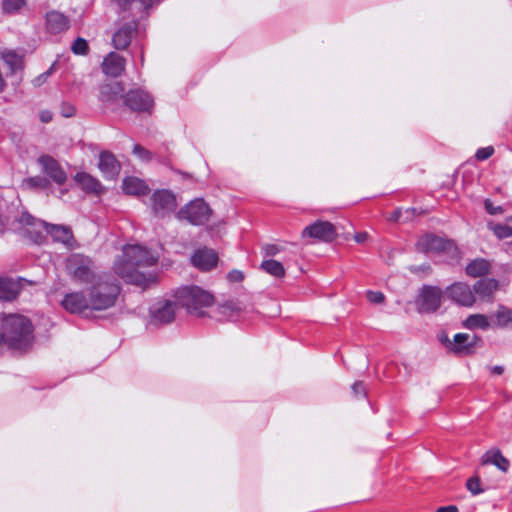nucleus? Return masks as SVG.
I'll list each match as a JSON object with an SVG mask.
<instances>
[{"label":"nucleus","mask_w":512,"mask_h":512,"mask_svg":"<svg viewBox=\"0 0 512 512\" xmlns=\"http://www.w3.org/2000/svg\"><path fill=\"white\" fill-rule=\"evenodd\" d=\"M98 167L103 177L109 180L115 179L121 170L119 161L112 153L108 151L102 152L99 155Z\"/></svg>","instance_id":"obj_20"},{"label":"nucleus","mask_w":512,"mask_h":512,"mask_svg":"<svg viewBox=\"0 0 512 512\" xmlns=\"http://www.w3.org/2000/svg\"><path fill=\"white\" fill-rule=\"evenodd\" d=\"M492 327L505 328L509 324H512V309L505 306L499 305L496 312L491 316Z\"/></svg>","instance_id":"obj_29"},{"label":"nucleus","mask_w":512,"mask_h":512,"mask_svg":"<svg viewBox=\"0 0 512 512\" xmlns=\"http://www.w3.org/2000/svg\"><path fill=\"white\" fill-rule=\"evenodd\" d=\"M481 463L482 465H494L504 473L507 472L510 467L509 460L505 458L497 448H492L486 451L481 458Z\"/></svg>","instance_id":"obj_26"},{"label":"nucleus","mask_w":512,"mask_h":512,"mask_svg":"<svg viewBox=\"0 0 512 512\" xmlns=\"http://www.w3.org/2000/svg\"><path fill=\"white\" fill-rule=\"evenodd\" d=\"M2 59L10 69L11 73H16L23 69V57L15 51L9 50L1 53Z\"/></svg>","instance_id":"obj_33"},{"label":"nucleus","mask_w":512,"mask_h":512,"mask_svg":"<svg viewBox=\"0 0 512 512\" xmlns=\"http://www.w3.org/2000/svg\"><path fill=\"white\" fill-rule=\"evenodd\" d=\"M429 269H430L429 265H421V266H412L410 268V271L414 272V273H417V272H420V271H427Z\"/></svg>","instance_id":"obj_53"},{"label":"nucleus","mask_w":512,"mask_h":512,"mask_svg":"<svg viewBox=\"0 0 512 512\" xmlns=\"http://www.w3.org/2000/svg\"><path fill=\"white\" fill-rule=\"evenodd\" d=\"M71 50L76 55H87L89 51L88 42L81 37H78L72 44Z\"/></svg>","instance_id":"obj_39"},{"label":"nucleus","mask_w":512,"mask_h":512,"mask_svg":"<svg viewBox=\"0 0 512 512\" xmlns=\"http://www.w3.org/2000/svg\"><path fill=\"white\" fill-rule=\"evenodd\" d=\"M481 343V338L477 335L467 333H457L453 342H448V348L454 353L468 355L473 353L474 348Z\"/></svg>","instance_id":"obj_16"},{"label":"nucleus","mask_w":512,"mask_h":512,"mask_svg":"<svg viewBox=\"0 0 512 512\" xmlns=\"http://www.w3.org/2000/svg\"><path fill=\"white\" fill-rule=\"evenodd\" d=\"M40 120L43 123H48L52 120V113L49 110L42 111L40 113Z\"/></svg>","instance_id":"obj_50"},{"label":"nucleus","mask_w":512,"mask_h":512,"mask_svg":"<svg viewBox=\"0 0 512 512\" xmlns=\"http://www.w3.org/2000/svg\"><path fill=\"white\" fill-rule=\"evenodd\" d=\"M126 60L116 52H110L103 60L102 70L111 77L120 76L125 70Z\"/></svg>","instance_id":"obj_23"},{"label":"nucleus","mask_w":512,"mask_h":512,"mask_svg":"<svg viewBox=\"0 0 512 512\" xmlns=\"http://www.w3.org/2000/svg\"><path fill=\"white\" fill-rule=\"evenodd\" d=\"M467 489L473 494L478 495L483 492L480 488V481L477 477L470 478L466 483Z\"/></svg>","instance_id":"obj_41"},{"label":"nucleus","mask_w":512,"mask_h":512,"mask_svg":"<svg viewBox=\"0 0 512 512\" xmlns=\"http://www.w3.org/2000/svg\"><path fill=\"white\" fill-rule=\"evenodd\" d=\"M442 290L434 286H424L418 300V310L421 313H432L441 305Z\"/></svg>","instance_id":"obj_14"},{"label":"nucleus","mask_w":512,"mask_h":512,"mask_svg":"<svg viewBox=\"0 0 512 512\" xmlns=\"http://www.w3.org/2000/svg\"><path fill=\"white\" fill-rule=\"evenodd\" d=\"M74 180L81 188L87 192L100 193L103 189L101 183L85 172H79L74 176Z\"/></svg>","instance_id":"obj_28"},{"label":"nucleus","mask_w":512,"mask_h":512,"mask_svg":"<svg viewBox=\"0 0 512 512\" xmlns=\"http://www.w3.org/2000/svg\"><path fill=\"white\" fill-rule=\"evenodd\" d=\"M212 210L203 199H195L177 212V218L187 220L192 225H203L209 221Z\"/></svg>","instance_id":"obj_9"},{"label":"nucleus","mask_w":512,"mask_h":512,"mask_svg":"<svg viewBox=\"0 0 512 512\" xmlns=\"http://www.w3.org/2000/svg\"><path fill=\"white\" fill-rule=\"evenodd\" d=\"M367 237H368V234H367V233H365V232H362V233H357V234L355 235L354 239H355V241H356L357 243H363V242H365V240L367 239Z\"/></svg>","instance_id":"obj_52"},{"label":"nucleus","mask_w":512,"mask_h":512,"mask_svg":"<svg viewBox=\"0 0 512 512\" xmlns=\"http://www.w3.org/2000/svg\"><path fill=\"white\" fill-rule=\"evenodd\" d=\"M137 23L135 21L127 23L119 28L113 35V46L118 50L126 49L131 40L134 32L136 31Z\"/></svg>","instance_id":"obj_25"},{"label":"nucleus","mask_w":512,"mask_h":512,"mask_svg":"<svg viewBox=\"0 0 512 512\" xmlns=\"http://www.w3.org/2000/svg\"><path fill=\"white\" fill-rule=\"evenodd\" d=\"M491 372L496 375H501L504 372V368L502 366L496 365L492 367Z\"/></svg>","instance_id":"obj_54"},{"label":"nucleus","mask_w":512,"mask_h":512,"mask_svg":"<svg viewBox=\"0 0 512 512\" xmlns=\"http://www.w3.org/2000/svg\"><path fill=\"white\" fill-rule=\"evenodd\" d=\"M494 153V148L492 146H487L483 148H479L476 151L475 157L479 161H484L488 158H490Z\"/></svg>","instance_id":"obj_40"},{"label":"nucleus","mask_w":512,"mask_h":512,"mask_svg":"<svg viewBox=\"0 0 512 512\" xmlns=\"http://www.w3.org/2000/svg\"><path fill=\"white\" fill-rule=\"evenodd\" d=\"M122 189L125 194L133 196L146 195L149 192L148 185L137 177H126L122 182Z\"/></svg>","instance_id":"obj_27"},{"label":"nucleus","mask_w":512,"mask_h":512,"mask_svg":"<svg viewBox=\"0 0 512 512\" xmlns=\"http://www.w3.org/2000/svg\"><path fill=\"white\" fill-rule=\"evenodd\" d=\"M4 344V336L0 333V346Z\"/></svg>","instance_id":"obj_56"},{"label":"nucleus","mask_w":512,"mask_h":512,"mask_svg":"<svg viewBox=\"0 0 512 512\" xmlns=\"http://www.w3.org/2000/svg\"><path fill=\"white\" fill-rule=\"evenodd\" d=\"M154 100L152 96L142 89H133L124 96V105L135 112H150Z\"/></svg>","instance_id":"obj_12"},{"label":"nucleus","mask_w":512,"mask_h":512,"mask_svg":"<svg viewBox=\"0 0 512 512\" xmlns=\"http://www.w3.org/2000/svg\"><path fill=\"white\" fill-rule=\"evenodd\" d=\"M498 287L499 283L496 279L483 278L473 285V293L475 297L477 296L480 300L491 302Z\"/></svg>","instance_id":"obj_21"},{"label":"nucleus","mask_w":512,"mask_h":512,"mask_svg":"<svg viewBox=\"0 0 512 512\" xmlns=\"http://www.w3.org/2000/svg\"><path fill=\"white\" fill-rule=\"evenodd\" d=\"M52 69H53V66L47 70L46 72L40 74L39 76H37L34 80H33V84L34 86H41L42 84H44L47 80V78L50 76L51 72H52Z\"/></svg>","instance_id":"obj_46"},{"label":"nucleus","mask_w":512,"mask_h":512,"mask_svg":"<svg viewBox=\"0 0 512 512\" xmlns=\"http://www.w3.org/2000/svg\"><path fill=\"white\" fill-rule=\"evenodd\" d=\"M124 87L119 82L104 84L100 87L99 100L107 106H115L124 101Z\"/></svg>","instance_id":"obj_19"},{"label":"nucleus","mask_w":512,"mask_h":512,"mask_svg":"<svg viewBox=\"0 0 512 512\" xmlns=\"http://www.w3.org/2000/svg\"><path fill=\"white\" fill-rule=\"evenodd\" d=\"M239 312V306L236 303L230 301L217 307V309L215 310V317L219 321L235 320L238 317Z\"/></svg>","instance_id":"obj_30"},{"label":"nucleus","mask_w":512,"mask_h":512,"mask_svg":"<svg viewBox=\"0 0 512 512\" xmlns=\"http://www.w3.org/2000/svg\"><path fill=\"white\" fill-rule=\"evenodd\" d=\"M18 222L23 227V234L36 244L44 242L46 233L52 237L54 242L63 244L67 249H74L78 246L69 226L47 223L28 212H23Z\"/></svg>","instance_id":"obj_2"},{"label":"nucleus","mask_w":512,"mask_h":512,"mask_svg":"<svg viewBox=\"0 0 512 512\" xmlns=\"http://www.w3.org/2000/svg\"><path fill=\"white\" fill-rule=\"evenodd\" d=\"M484 207L490 215H498L503 213V208L501 206H495L490 199H486L484 201Z\"/></svg>","instance_id":"obj_43"},{"label":"nucleus","mask_w":512,"mask_h":512,"mask_svg":"<svg viewBox=\"0 0 512 512\" xmlns=\"http://www.w3.org/2000/svg\"><path fill=\"white\" fill-rule=\"evenodd\" d=\"M191 261L195 267L202 271H209L214 268L218 262L217 254L211 249H200L196 251Z\"/></svg>","instance_id":"obj_24"},{"label":"nucleus","mask_w":512,"mask_h":512,"mask_svg":"<svg viewBox=\"0 0 512 512\" xmlns=\"http://www.w3.org/2000/svg\"><path fill=\"white\" fill-rule=\"evenodd\" d=\"M490 263L482 258L472 260L466 266V273L471 277H481L487 275L490 271Z\"/></svg>","instance_id":"obj_31"},{"label":"nucleus","mask_w":512,"mask_h":512,"mask_svg":"<svg viewBox=\"0 0 512 512\" xmlns=\"http://www.w3.org/2000/svg\"><path fill=\"white\" fill-rule=\"evenodd\" d=\"M175 299L179 306L196 316H203V309L210 307L214 302V296L198 286L179 288L175 292Z\"/></svg>","instance_id":"obj_5"},{"label":"nucleus","mask_w":512,"mask_h":512,"mask_svg":"<svg viewBox=\"0 0 512 512\" xmlns=\"http://www.w3.org/2000/svg\"><path fill=\"white\" fill-rule=\"evenodd\" d=\"M25 4V0H3L2 8L5 13L14 14L23 8Z\"/></svg>","instance_id":"obj_38"},{"label":"nucleus","mask_w":512,"mask_h":512,"mask_svg":"<svg viewBox=\"0 0 512 512\" xmlns=\"http://www.w3.org/2000/svg\"><path fill=\"white\" fill-rule=\"evenodd\" d=\"M61 304L70 313H82L85 310H90L88 292L86 294L82 291L67 293Z\"/></svg>","instance_id":"obj_18"},{"label":"nucleus","mask_w":512,"mask_h":512,"mask_svg":"<svg viewBox=\"0 0 512 512\" xmlns=\"http://www.w3.org/2000/svg\"><path fill=\"white\" fill-rule=\"evenodd\" d=\"M25 283L31 284L32 282L22 277H18L17 279L8 277L0 278V300H15Z\"/></svg>","instance_id":"obj_17"},{"label":"nucleus","mask_w":512,"mask_h":512,"mask_svg":"<svg viewBox=\"0 0 512 512\" xmlns=\"http://www.w3.org/2000/svg\"><path fill=\"white\" fill-rule=\"evenodd\" d=\"M158 261V255L140 245H126L122 254L114 262L113 270L127 283L145 286L150 278L139 271L141 267H149Z\"/></svg>","instance_id":"obj_1"},{"label":"nucleus","mask_w":512,"mask_h":512,"mask_svg":"<svg viewBox=\"0 0 512 512\" xmlns=\"http://www.w3.org/2000/svg\"><path fill=\"white\" fill-rule=\"evenodd\" d=\"M65 270L70 279L79 284H88L100 275L93 259L82 253L70 254L65 261Z\"/></svg>","instance_id":"obj_6"},{"label":"nucleus","mask_w":512,"mask_h":512,"mask_svg":"<svg viewBox=\"0 0 512 512\" xmlns=\"http://www.w3.org/2000/svg\"><path fill=\"white\" fill-rule=\"evenodd\" d=\"M263 249L265 256H274L281 251L280 247L274 244H267Z\"/></svg>","instance_id":"obj_47"},{"label":"nucleus","mask_w":512,"mask_h":512,"mask_svg":"<svg viewBox=\"0 0 512 512\" xmlns=\"http://www.w3.org/2000/svg\"><path fill=\"white\" fill-rule=\"evenodd\" d=\"M336 235V229L332 223L320 220L305 227L301 233L303 238L309 237L322 242H331Z\"/></svg>","instance_id":"obj_13"},{"label":"nucleus","mask_w":512,"mask_h":512,"mask_svg":"<svg viewBox=\"0 0 512 512\" xmlns=\"http://www.w3.org/2000/svg\"><path fill=\"white\" fill-rule=\"evenodd\" d=\"M228 279L231 281V282H240L243 280L244 278V275L241 271L239 270H233L231 272L228 273Z\"/></svg>","instance_id":"obj_49"},{"label":"nucleus","mask_w":512,"mask_h":512,"mask_svg":"<svg viewBox=\"0 0 512 512\" xmlns=\"http://www.w3.org/2000/svg\"><path fill=\"white\" fill-rule=\"evenodd\" d=\"M46 29L51 34H59L66 31L70 26V21L63 13L52 10L45 16Z\"/></svg>","instance_id":"obj_22"},{"label":"nucleus","mask_w":512,"mask_h":512,"mask_svg":"<svg viewBox=\"0 0 512 512\" xmlns=\"http://www.w3.org/2000/svg\"><path fill=\"white\" fill-rule=\"evenodd\" d=\"M4 344L12 350L26 351L34 341L31 321L22 315H8L3 320Z\"/></svg>","instance_id":"obj_3"},{"label":"nucleus","mask_w":512,"mask_h":512,"mask_svg":"<svg viewBox=\"0 0 512 512\" xmlns=\"http://www.w3.org/2000/svg\"><path fill=\"white\" fill-rule=\"evenodd\" d=\"M37 164L45 177L61 186L67 182L68 175L62 165L54 157L48 154H43L37 158Z\"/></svg>","instance_id":"obj_10"},{"label":"nucleus","mask_w":512,"mask_h":512,"mask_svg":"<svg viewBox=\"0 0 512 512\" xmlns=\"http://www.w3.org/2000/svg\"><path fill=\"white\" fill-rule=\"evenodd\" d=\"M89 284L87 292L90 310L103 311L115 305L121 291L116 279L109 274L101 273Z\"/></svg>","instance_id":"obj_4"},{"label":"nucleus","mask_w":512,"mask_h":512,"mask_svg":"<svg viewBox=\"0 0 512 512\" xmlns=\"http://www.w3.org/2000/svg\"><path fill=\"white\" fill-rule=\"evenodd\" d=\"M177 206V197L169 189H157L150 197V208L155 217L165 218L174 212Z\"/></svg>","instance_id":"obj_8"},{"label":"nucleus","mask_w":512,"mask_h":512,"mask_svg":"<svg viewBox=\"0 0 512 512\" xmlns=\"http://www.w3.org/2000/svg\"><path fill=\"white\" fill-rule=\"evenodd\" d=\"M464 326L470 330L477 328L487 330L492 327V323L489 317L484 314H472L466 318Z\"/></svg>","instance_id":"obj_32"},{"label":"nucleus","mask_w":512,"mask_h":512,"mask_svg":"<svg viewBox=\"0 0 512 512\" xmlns=\"http://www.w3.org/2000/svg\"><path fill=\"white\" fill-rule=\"evenodd\" d=\"M178 303L175 300L162 299L150 307L151 323L169 324L174 321Z\"/></svg>","instance_id":"obj_11"},{"label":"nucleus","mask_w":512,"mask_h":512,"mask_svg":"<svg viewBox=\"0 0 512 512\" xmlns=\"http://www.w3.org/2000/svg\"><path fill=\"white\" fill-rule=\"evenodd\" d=\"M123 10H134L139 11L146 10L150 6L157 4L159 0H114Z\"/></svg>","instance_id":"obj_34"},{"label":"nucleus","mask_w":512,"mask_h":512,"mask_svg":"<svg viewBox=\"0 0 512 512\" xmlns=\"http://www.w3.org/2000/svg\"><path fill=\"white\" fill-rule=\"evenodd\" d=\"M436 512H458V508L455 505L439 507Z\"/></svg>","instance_id":"obj_51"},{"label":"nucleus","mask_w":512,"mask_h":512,"mask_svg":"<svg viewBox=\"0 0 512 512\" xmlns=\"http://www.w3.org/2000/svg\"><path fill=\"white\" fill-rule=\"evenodd\" d=\"M400 216H401V212H400L399 210H396V211H394V212L392 213V215L390 216V218H389V219H390L391 221H398V220H399V218H400Z\"/></svg>","instance_id":"obj_55"},{"label":"nucleus","mask_w":512,"mask_h":512,"mask_svg":"<svg viewBox=\"0 0 512 512\" xmlns=\"http://www.w3.org/2000/svg\"><path fill=\"white\" fill-rule=\"evenodd\" d=\"M261 268L268 274L277 277L282 278L285 275V269L282 265V263L270 259V260H264L261 263Z\"/></svg>","instance_id":"obj_36"},{"label":"nucleus","mask_w":512,"mask_h":512,"mask_svg":"<svg viewBox=\"0 0 512 512\" xmlns=\"http://www.w3.org/2000/svg\"><path fill=\"white\" fill-rule=\"evenodd\" d=\"M50 183L45 176L37 175L23 179L22 187L29 190H45L50 187Z\"/></svg>","instance_id":"obj_35"},{"label":"nucleus","mask_w":512,"mask_h":512,"mask_svg":"<svg viewBox=\"0 0 512 512\" xmlns=\"http://www.w3.org/2000/svg\"><path fill=\"white\" fill-rule=\"evenodd\" d=\"M489 228L493 231L498 239H506L512 237V227L506 224H489Z\"/></svg>","instance_id":"obj_37"},{"label":"nucleus","mask_w":512,"mask_h":512,"mask_svg":"<svg viewBox=\"0 0 512 512\" xmlns=\"http://www.w3.org/2000/svg\"><path fill=\"white\" fill-rule=\"evenodd\" d=\"M133 154L144 161H147L151 158V153L146 148L139 144L134 145Z\"/></svg>","instance_id":"obj_42"},{"label":"nucleus","mask_w":512,"mask_h":512,"mask_svg":"<svg viewBox=\"0 0 512 512\" xmlns=\"http://www.w3.org/2000/svg\"><path fill=\"white\" fill-rule=\"evenodd\" d=\"M352 390L355 396H366V391L361 381L355 382L352 385Z\"/></svg>","instance_id":"obj_48"},{"label":"nucleus","mask_w":512,"mask_h":512,"mask_svg":"<svg viewBox=\"0 0 512 512\" xmlns=\"http://www.w3.org/2000/svg\"><path fill=\"white\" fill-rule=\"evenodd\" d=\"M367 299L371 303L380 304L384 302L385 296L379 291H367Z\"/></svg>","instance_id":"obj_44"},{"label":"nucleus","mask_w":512,"mask_h":512,"mask_svg":"<svg viewBox=\"0 0 512 512\" xmlns=\"http://www.w3.org/2000/svg\"><path fill=\"white\" fill-rule=\"evenodd\" d=\"M416 249L425 254L444 253L451 259L459 258L458 248L453 241L434 234L421 236L416 243Z\"/></svg>","instance_id":"obj_7"},{"label":"nucleus","mask_w":512,"mask_h":512,"mask_svg":"<svg viewBox=\"0 0 512 512\" xmlns=\"http://www.w3.org/2000/svg\"><path fill=\"white\" fill-rule=\"evenodd\" d=\"M447 296L458 305L471 307L476 302L473 289L463 282H456L446 289Z\"/></svg>","instance_id":"obj_15"},{"label":"nucleus","mask_w":512,"mask_h":512,"mask_svg":"<svg viewBox=\"0 0 512 512\" xmlns=\"http://www.w3.org/2000/svg\"><path fill=\"white\" fill-rule=\"evenodd\" d=\"M61 115L65 118H70L75 115V107L70 103H62L60 107Z\"/></svg>","instance_id":"obj_45"}]
</instances>
